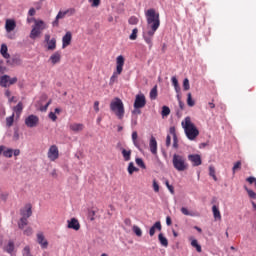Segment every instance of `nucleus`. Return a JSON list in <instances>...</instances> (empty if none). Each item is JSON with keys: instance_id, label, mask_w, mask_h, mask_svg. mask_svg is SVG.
<instances>
[{"instance_id": "44", "label": "nucleus", "mask_w": 256, "mask_h": 256, "mask_svg": "<svg viewBox=\"0 0 256 256\" xmlns=\"http://www.w3.org/2000/svg\"><path fill=\"white\" fill-rule=\"evenodd\" d=\"M209 175L214 181H217V175H215V167L209 166Z\"/></svg>"}, {"instance_id": "32", "label": "nucleus", "mask_w": 256, "mask_h": 256, "mask_svg": "<svg viewBox=\"0 0 256 256\" xmlns=\"http://www.w3.org/2000/svg\"><path fill=\"white\" fill-rule=\"evenodd\" d=\"M28 224H29V220H27V218H25L24 216L20 218V221L18 222V227L19 229H25L26 225Z\"/></svg>"}, {"instance_id": "55", "label": "nucleus", "mask_w": 256, "mask_h": 256, "mask_svg": "<svg viewBox=\"0 0 256 256\" xmlns=\"http://www.w3.org/2000/svg\"><path fill=\"white\" fill-rule=\"evenodd\" d=\"M173 87H177L179 85V80H177V77L173 76L171 78Z\"/></svg>"}, {"instance_id": "34", "label": "nucleus", "mask_w": 256, "mask_h": 256, "mask_svg": "<svg viewBox=\"0 0 256 256\" xmlns=\"http://www.w3.org/2000/svg\"><path fill=\"white\" fill-rule=\"evenodd\" d=\"M139 171V168L135 167V164L133 162H130L128 165V173L129 175H133V173Z\"/></svg>"}, {"instance_id": "19", "label": "nucleus", "mask_w": 256, "mask_h": 256, "mask_svg": "<svg viewBox=\"0 0 256 256\" xmlns=\"http://www.w3.org/2000/svg\"><path fill=\"white\" fill-rule=\"evenodd\" d=\"M70 131H73L74 133H79L85 129V125L81 123H73L69 125Z\"/></svg>"}, {"instance_id": "18", "label": "nucleus", "mask_w": 256, "mask_h": 256, "mask_svg": "<svg viewBox=\"0 0 256 256\" xmlns=\"http://www.w3.org/2000/svg\"><path fill=\"white\" fill-rule=\"evenodd\" d=\"M73 39V34L71 32H66V34L62 38V49H65V47H69L71 45V40Z\"/></svg>"}, {"instance_id": "49", "label": "nucleus", "mask_w": 256, "mask_h": 256, "mask_svg": "<svg viewBox=\"0 0 256 256\" xmlns=\"http://www.w3.org/2000/svg\"><path fill=\"white\" fill-rule=\"evenodd\" d=\"M245 190L247 191V193L251 199H256V193L253 190H251L247 187H245Z\"/></svg>"}, {"instance_id": "22", "label": "nucleus", "mask_w": 256, "mask_h": 256, "mask_svg": "<svg viewBox=\"0 0 256 256\" xmlns=\"http://www.w3.org/2000/svg\"><path fill=\"white\" fill-rule=\"evenodd\" d=\"M161 229H162L161 222L160 221L155 222L149 230L150 237H153V235H155V231H161Z\"/></svg>"}, {"instance_id": "45", "label": "nucleus", "mask_w": 256, "mask_h": 256, "mask_svg": "<svg viewBox=\"0 0 256 256\" xmlns=\"http://www.w3.org/2000/svg\"><path fill=\"white\" fill-rule=\"evenodd\" d=\"M129 25H137L139 23V18L135 16H131L128 20Z\"/></svg>"}, {"instance_id": "4", "label": "nucleus", "mask_w": 256, "mask_h": 256, "mask_svg": "<svg viewBox=\"0 0 256 256\" xmlns=\"http://www.w3.org/2000/svg\"><path fill=\"white\" fill-rule=\"evenodd\" d=\"M172 165L176 171L183 172L189 169L187 158L181 154H174L172 157Z\"/></svg>"}, {"instance_id": "57", "label": "nucleus", "mask_w": 256, "mask_h": 256, "mask_svg": "<svg viewBox=\"0 0 256 256\" xmlns=\"http://www.w3.org/2000/svg\"><path fill=\"white\" fill-rule=\"evenodd\" d=\"M15 83H17V77H9L8 85H15Z\"/></svg>"}, {"instance_id": "58", "label": "nucleus", "mask_w": 256, "mask_h": 256, "mask_svg": "<svg viewBox=\"0 0 256 256\" xmlns=\"http://www.w3.org/2000/svg\"><path fill=\"white\" fill-rule=\"evenodd\" d=\"M173 147L174 149H178L179 147V140L177 139V136L173 138Z\"/></svg>"}, {"instance_id": "23", "label": "nucleus", "mask_w": 256, "mask_h": 256, "mask_svg": "<svg viewBox=\"0 0 256 256\" xmlns=\"http://www.w3.org/2000/svg\"><path fill=\"white\" fill-rule=\"evenodd\" d=\"M31 209H32L31 204H27L26 211H23V210L21 211L22 217H25V219H28L29 217H31L33 215V211Z\"/></svg>"}, {"instance_id": "9", "label": "nucleus", "mask_w": 256, "mask_h": 256, "mask_svg": "<svg viewBox=\"0 0 256 256\" xmlns=\"http://www.w3.org/2000/svg\"><path fill=\"white\" fill-rule=\"evenodd\" d=\"M147 105V99L145 98V94H138L135 97L134 101V109H143Z\"/></svg>"}, {"instance_id": "36", "label": "nucleus", "mask_w": 256, "mask_h": 256, "mask_svg": "<svg viewBox=\"0 0 256 256\" xmlns=\"http://www.w3.org/2000/svg\"><path fill=\"white\" fill-rule=\"evenodd\" d=\"M187 105L188 107H195V100H193L191 93L187 94Z\"/></svg>"}, {"instance_id": "33", "label": "nucleus", "mask_w": 256, "mask_h": 256, "mask_svg": "<svg viewBox=\"0 0 256 256\" xmlns=\"http://www.w3.org/2000/svg\"><path fill=\"white\" fill-rule=\"evenodd\" d=\"M5 250L7 253H13V251H15V243L13 241H9Z\"/></svg>"}, {"instance_id": "20", "label": "nucleus", "mask_w": 256, "mask_h": 256, "mask_svg": "<svg viewBox=\"0 0 256 256\" xmlns=\"http://www.w3.org/2000/svg\"><path fill=\"white\" fill-rule=\"evenodd\" d=\"M49 61H51L52 65H57V63H61V52L57 51L52 54L49 58Z\"/></svg>"}, {"instance_id": "63", "label": "nucleus", "mask_w": 256, "mask_h": 256, "mask_svg": "<svg viewBox=\"0 0 256 256\" xmlns=\"http://www.w3.org/2000/svg\"><path fill=\"white\" fill-rule=\"evenodd\" d=\"M94 111H96V113H99V101L94 102Z\"/></svg>"}, {"instance_id": "46", "label": "nucleus", "mask_w": 256, "mask_h": 256, "mask_svg": "<svg viewBox=\"0 0 256 256\" xmlns=\"http://www.w3.org/2000/svg\"><path fill=\"white\" fill-rule=\"evenodd\" d=\"M181 213L183 214V215H186V216H188V217H193L195 214H193L192 212H190L187 208H185V207H182L181 208Z\"/></svg>"}, {"instance_id": "61", "label": "nucleus", "mask_w": 256, "mask_h": 256, "mask_svg": "<svg viewBox=\"0 0 256 256\" xmlns=\"http://www.w3.org/2000/svg\"><path fill=\"white\" fill-rule=\"evenodd\" d=\"M100 4H101V0H92L93 7H99Z\"/></svg>"}, {"instance_id": "37", "label": "nucleus", "mask_w": 256, "mask_h": 256, "mask_svg": "<svg viewBox=\"0 0 256 256\" xmlns=\"http://www.w3.org/2000/svg\"><path fill=\"white\" fill-rule=\"evenodd\" d=\"M170 114H171V109H169L168 106H163L162 112H161L162 117H169Z\"/></svg>"}, {"instance_id": "43", "label": "nucleus", "mask_w": 256, "mask_h": 256, "mask_svg": "<svg viewBox=\"0 0 256 256\" xmlns=\"http://www.w3.org/2000/svg\"><path fill=\"white\" fill-rule=\"evenodd\" d=\"M22 255L23 256H33V254L31 253V247L25 246L22 250Z\"/></svg>"}, {"instance_id": "21", "label": "nucleus", "mask_w": 256, "mask_h": 256, "mask_svg": "<svg viewBox=\"0 0 256 256\" xmlns=\"http://www.w3.org/2000/svg\"><path fill=\"white\" fill-rule=\"evenodd\" d=\"M149 147L152 155H157V140L155 137L150 138Z\"/></svg>"}, {"instance_id": "26", "label": "nucleus", "mask_w": 256, "mask_h": 256, "mask_svg": "<svg viewBox=\"0 0 256 256\" xmlns=\"http://www.w3.org/2000/svg\"><path fill=\"white\" fill-rule=\"evenodd\" d=\"M121 153L124 161H131V149L121 148Z\"/></svg>"}, {"instance_id": "56", "label": "nucleus", "mask_w": 256, "mask_h": 256, "mask_svg": "<svg viewBox=\"0 0 256 256\" xmlns=\"http://www.w3.org/2000/svg\"><path fill=\"white\" fill-rule=\"evenodd\" d=\"M49 119H51L52 121H57V115H55V112H50L48 114Z\"/></svg>"}, {"instance_id": "48", "label": "nucleus", "mask_w": 256, "mask_h": 256, "mask_svg": "<svg viewBox=\"0 0 256 256\" xmlns=\"http://www.w3.org/2000/svg\"><path fill=\"white\" fill-rule=\"evenodd\" d=\"M165 185L172 195H175V188L169 184V180H165Z\"/></svg>"}, {"instance_id": "10", "label": "nucleus", "mask_w": 256, "mask_h": 256, "mask_svg": "<svg viewBox=\"0 0 256 256\" xmlns=\"http://www.w3.org/2000/svg\"><path fill=\"white\" fill-rule=\"evenodd\" d=\"M44 43L47 44L48 51H55L57 49V39H51V35L49 34L44 35Z\"/></svg>"}, {"instance_id": "25", "label": "nucleus", "mask_w": 256, "mask_h": 256, "mask_svg": "<svg viewBox=\"0 0 256 256\" xmlns=\"http://www.w3.org/2000/svg\"><path fill=\"white\" fill-rule=\"evenodd\" d=\"M132 142L137 149H141V144H139V135L137 134V131L132 132Z\"/></svg>"}, {"instance_id": "38", "label": "nucleus", "mask_w": 256, "mask_h": 256, "mask_svg": "<svg viewBox=\"0 0 256 256\" xmlns=\"http://www.w3.org/2000/svg\"><path fill=\"white\" fill-rule=\"evenodd\" d=\"M15 121V114L6 118V125L7 127H13V122Z\"/></svg>"}, {"instance_id": "42", "label": "nucleus", "mask_w": 256, "mask_h": 256, "mask_svg": "<svg viewBox=\"0 0 256 256\" xmlns=\"http://www.w3.org/2000/svg\"><path fill=\"white\" fill-rule=\"evenodd\" d=\"M137 33H139V29L134 28V29L132 30L131 35L129 36V40H130V41H135V40H137Z\"/></svg>"}, {"instance_id": "15", "label": "nucleus", "mask_w": 256, "mask_h": 256, "mask_svg": "<svg viewBox=\"0 0 256 256\" xmlns=\"http://www.w3.org/2000/svg\"><path fill=\"white\" fill-rule=\"evenodd\" d=\"M67 223L68 229H74V231H79L81 229V224L77 218H71L70 220H67Z\"/></svg>"}, {"instance_id": "51", "label": "nucleus", "mask_w": 256, "mask_h": 256, "mask_svg": "<svg viewBox=\"0 0 256 256\" xmlns=\"http://www.w3.org/2000/svg\"><path fill=\"white\" fill-rule=\"evenodd\" d=\"M52 101L49 100L44 106H40V111L45 112L49 109V105H51Z\"/></svg>"}, {"instance_id": "11", "label": "nucleus", "mask_w": 256, "mask_h": 256, "mask_svg": "<svg viewBox=\"0 0 256 256\" xmlns=\"http://www.w3.org/2000/svg\"><path fill=\"white\" fill-rule=\"evenodd\" d=\"M47 157L50 161H57V159H59V148L57 145L50 146Z\"/></svg>"}, {"instance_id": "28", "label": "nucleus", "mask_w": 256, "mask_h": 256, "mask_svg": "<svg viewBox=\"0 0 256 256\" xmlns=\"http://www.w3.org/2000/svg\"><path fill=\"white\" fill-rule=\"evenodd\" d=\"M14 113H16L17 117H21V113H23V102H19L14 108Z\"/></svg>"}, {"instance_id": "1", "label": "nucleus", "mask_w": 256, "mask_h": 256, "mask_svg": "<svg viewBox=\"0 0 256 256\" xmlns=\"http://www.w3.org/2000/svg\"><path fill=\"white\" fill-rule=\"evenodd\" d=\"M145 17L148 29L150 30L143 34V39L151 50L153 49V37L155 36L157 29H159V27L161 26V19L159 12H157L153 8H150L145 12Z\"/></svg>"}, {"instance_id": "7", "label": "nucleus", "mask_w": 256, "mask_h": 256, "mask_svg": "<svg viewBox=\"0 0 256 256\" xmlns=\"http://www.w3.org/2000/svg\"><path fill=\"white\" fill-rule=\"evenodd\" d=\"M71 17V15H75V9L74 8H69L66 11H59L58 14L56 15L55 20L52 22L53 27H59V20L60 19H65V17Z\"/></svg>"}, {"instance_id": "31", "label": "nucleus", "mask_w": 256, "mask_h": 256, "mask_svg": "<svg viewBox=\"0 0 256 256\" xmlns=\"http://www.w3.org/2000/svg\"><path fill=\"white\" fill-rule=\"evenodd\" d=\"M1 87H9V75H4L0 78Z\"/></svg>"}, {"instance_id": "47", "label": "nucleus", "mask_w": 256, "mask_h": 256, "mask_svg": "<svg viewBox=\"0 0 256 256\" xmlns=\"http://www.w3.org/2000/svg\"><path fill=\"white\" fill-rule=\"evenodd\" d=\"M183 89L184 91H189V89H191L188 78H185L183 81Z\"/></svg>"}, {"instance_id": "64", "label": "nucleus", "mask_w": 256, "mask_h": 256, "mask_svg": "<svg viewBox=\"0 0 256 256\" xmlns=\"http://www.w3.org/2000/svg\"><path fill=\"white\" fill-rule=\"evenodd\" d=\"M36 11H35V8H31L29 11H28V15H30V17H33L35 15Z\"/></svg>"}, {"instance_id": "59", "label": "nucleus", "mask_w": 256, "mask_h": 256, "mask_svg": "<svg viewBox=\"0 0 256 256\" xmlns=\"http://www.w3.org/2000/svg\"><path fill=\"white\" fill-rule=\"evenodd\" d=\"M246 181H247L248 183H250V185H253V183H256V178L253 177V176H250V177H248V178L246 179Z\"/></svg>"}, {"instance_id": "27", "label": "nucleus", "mask_w": 256, "mask_h": 256, "mask_svg": "<svg viewBox=\"0 0 256 256\" xmlns=\"http://www.w3.org/2000/svg\"><path fill=\"white\" fill-rule=\"evenodd\" d=\"M9 49L7 48L6 44H2L1 45V49H0V53L2 55V57H4V59H9V57H11L10 54H8Z\"/></svg>"}, {"instance_id": "16", "label": "nucleus", "mask_w": 256, "mask_h": 256, "mask_svg": "<svg viewBox=\"0 0 256 256\" xmlns=\"http://www.w3.org/2000/svg\"><path fill=\"white\" fill-rule=\"evenodd\" d=\"M37 243L42 249H47V247H49V242L47 239H45V235H43L41 232L37 234Z\"/></svg>"}, {"instance_id": "62", "label": "nucleus", "mask_w": 256, "mask_h": 256, "mask_svg": "<svg viewBox=\"0 0 256 256\" xmlns=\"http://www.w3.org/2000/svg\"><path fill=\"white\" fill-rule=\"evenodd\" d=\"M166 147H171V136L170 135H168L166 137Z\"/></svg>"}, {"instance_id": "53", "label": "nucleus", "mask_w": 256, "mask_h": 256, "mask_svg": "<svg viewBox=\"0 0 256 256\" xmlns=\"http://www.w3.org/2000/svg\"><path fill=\"white\" fill-rule=\"evenodd\" d=\"M169 133H170V135L173 136V138L177 137V132H176L175 126L170 127Z\"/></svg>"}, {"instance_id": "13", "label": "nucleus", "mask_w": 256, "mask_h": 256, "mask_svg": "<svg viewBox=\"0 0 256 256\" xmlns=\"http://www.w3.org/2000/svg\"><path fill=\"white\" fill-rule=\"evenodd\" d=\"M188 161L192 162L193 167H199L203 163L201 160V155L199 154H190L188 155Z\"/></svg>"}, {"instance_id": "3", "label": "nucleus", "mask_w": 256, "mask_h": 256, "mask_svg": "<svg viewBox=\"0 0 256 256\" xmlns=\"http://www.w3.org/2000/svg\"><path fill=\"white\" fill-rule=\"evenodd\" d=\"M110 111L116 115L117 119L120 121L125 117V104H123V100L119 97H115L110 102Z\"/></svg>"}, {"instance_id": "12", "label": "nucleus", "mask_w": 256, "mask_h": 256, "mask_svg": "<svg viewBox=\"0 0 256 256\" xmlns=\"http://www.w3.org/2000/svg\"><path fill=\"white\" fill-rule=\"evenodd\" d=\"M25 125L26 127H29L30 129H33V127H37V125H39V116L36 115H29L26 119H25Z\"/></svg>"}, {"instance_id": "8", "label": "nucleus", "mask_w": 256, "mask_h": 256, "mask_svg": "<svg viewBox=\"0 0 256 256\" xmlns=\"http://www.w3.org/2000/svg\"><path fill=\"white\" fill-rule=\"evenodd\" d=\"M6 63L9 67H19L23 65V60L21 59V55L14 54L6 60Z\"/></svg>"}, {"instance_id": "2", "label": "nucleus", "mask_w": 256, "mask_h": 256, "mask_svg": "<svg viewBox=\"0 0 256 256\" xmlns=\"http://www.w3.org/2000/svg\"><path fill=\"white\" fill-rule=\"evenodd\" d=\"M182 129H184V133L189 139V141H195L197 137H199V129H197V126H195L194 123L191 121V117L187 116L182 122H181Z\"/></svg>"}, {"instance_id": "5", "label": "nucleus", "mask_w": 256, "mask_h": 256, "mask_svg": "<svg viewBox=\"0 0 256 256\" xmlns=\"http://www.w3.org/2000/svg\"><path fill=\"white\" fill-rule=\"evenodd\" d=\"M125 66V57L123 55H119L116 58V70L113 72L112 76L110 77V85H114L117 83V79L119 75L123 73V67Z\"/></svg>"}, {"instance_id": "39", "label": "nucleus", "mask_w": 256, "mask_h": 256, "mask_svg": "<svg viewBox=\"0 0 256 256\" xmlns=\"http://www.w3.org/2000/svg\"><path fill=\"white\" fill-rule=\"evenodd\" d=\"M132 231L135 233V235H136L137 237H141V236L143 235V231H142L141 228H139V226H137V225H134V226L132 227Z\"/></svg>"}, {"instance_id": "41", "label": "nucleus", "mask_w": 256, "mask_h": 256, "mask_svg": "<svg viewBox=\"0 0 256 256\" xmlns=\"http://www.w3.org/2000/svg\"><path fill=\"white\" fill-rule=\"evenodd\" d=\"M135 161L138 167H140L141 169H147V166L145 165V162H143L142 158H136Z\"/></svg>"}, {"instance_id": "40", "label": "nucleus", "mask_w": 256, "mask_h": 256, "mask_svg": "<svg viewBox=\"0 0 256 256\" xmlns=\"http://www.w3.org/2000/svg\"><path fill=\"white\" fill-rule=\"evenodd\" d=\"M237 171H241V161H237L236 163H234V166L232 167L233 175H235Z\"/></svg>"}, {"instance_id": "35", "label": "nucleus", "mask_w": 256, "mask_h": 256, "mask_svg": "<svg viewBox=\"0 0 256 256\" xmlns=\"http://www.w3.org/2000/svg\"><path fill=\"white\" fill-rule=\"evenodd\" d=\"M157 95H158V93H157V85H155V86L151 89V91H150V99H151L152 101H155V99H157Z\"/></svg>"}, {"instance_id": "50", "label": "nucleus", "mask_w": 256, "mask_h": 256, "mask_svg": "<svg viewBox=\"0 0 256 256\" xmlns=\"http://www.w3.org/2000/svg\"><path fill=\"white\" fill-rule=\"evenodd\" d=\"M152 187L155 193H159V183L157 182V180H153Z\"/></svg>"}, {"instance_id": "6", "label": "nucleus", "mask_w": 256, "mask_h": 256, "mask_svg": "<svg viewBox=\"0 0 256 256\" xmlns=\"http://www.w3.org/2000/svg\"><path fill=\"white\" fill-rule=\"evenodd\" d=\"M34 26L30 32V39H37L41 35V32L46 29L47 25L43 20H34Z\"/></svg>"}, {"instance_id": "17", "label": "nucleus", "mask_w": 256, "mask_h": 256, "mask_svg": "<svg viewBox=\"0 0 256 256\" xmlns=\"http://www.w3.org/2000/svg\"><path fill=\"white\" fill-rule=\"evenodd\" d=\"M17 27V22H15L14 19H7L5 22V30L7 33H11L12 31H15V28Z\"/></svg>"}, {"instance_id": "14", "label": "nucleus", "mask_w": 256, "mask_h": 256, "mask_svg": "<svg viewBox=\"0 0 256 256\" xmlns=\"http://www.w3.org/2000/svg\"><path fill=\"white\" fill-rule=\"evenodd\" d=\"M0 155H3L6 159H11L13 157V149L7 148L5 145H0Z\"/></svg>"}, {"instance_id": "30", "label": "nucleus", "mask_w": 256, "mask_h": 256, "mask_svg": "<svg viewBox=\"0 0 256 256\" xmlns=\"http://www.w3.org/2000/svg\"><path fill=\"white\" fill-rule=\"evenodd\" d=\"M189 241H191V245L196 249V251H197L198 253H201L202 248H201V246L199 245V242L197 241V239H194L193 237H190V238H189Z\"/></svg>"}, {"instance_id": "60", "label": "nucleus", "mask_w": 256, "mask_h": 256, "mask_svg": "<svg viewBox=\"0 0 256 256\" xmlns=\"http://www.w3.org/2000/svg\"><path fill=\"white\" fill-rule=\"evenodd\" d=\"M124 224H125L127 227H131V225H132L131 218H125Z\"/></svg>"}, {"instance_id": "29", "label": "nucleus", "mask_w": 256, "mask_h": 256, "mask_svg": "<svg viewBox=\"0 0 256 256\" xmlns=\"http://www.w3.org/2000/svg\"><path fill=\"white\" fill-rule=\"evenodd\" d=\"M158 241L160 242V245H162V247H169V240H167L165 236H163V233H160L158 235Z\"/></svg>"}, {"instance_id": "54", "label": "nucleus", "mask_w": 256, "mask_h": 256, "mask_svg": "<svg viewBox=\"0 0 256 256\" xmlns=\"http://www.w3.org/2000/svg\"><path fill=\"white\" fill-rule=\"evenodd\" d=\"M5 62L3 60H0V74L3 75L5 73Z\"/></svg>"}, {"instance_id": "24", "label": "nucleus", "mask_w": 256, "mask_h": 256, "mask_svg": "<svg viewBox=\"0 0 256 256\" xmlns=\"http://www.w3.org/2000/svg\"><path fill=\"white\" fill-rule=\"evenodd\" d=\"M212 213L215 221H221V211H219V207H217V205L212 206Z\"/></svg>"}, {"instance_id": "52", "label": "nucleus", "mask_w": 256, "mask_h": 256, "mask_svg": "<svg viewBox=\"0 0 256 256\" xmlns=\"http://www.w3.org/2000/svg\"><path fill=\"white\" fill-rule=\"evenodd\" d=\"M24 235H27V237H30V235H33V228L27 227V228L24 230Z\"/></svg>"}]
</instances>
